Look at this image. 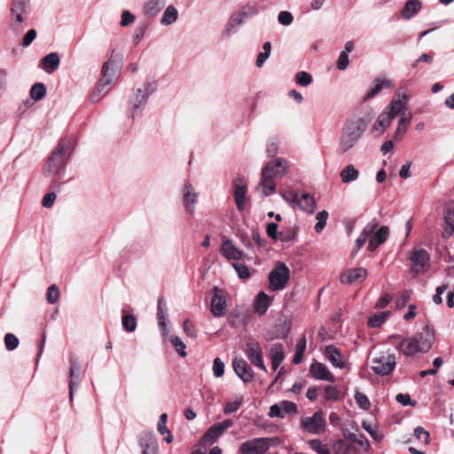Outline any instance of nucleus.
I'll return each mask as SVG.
<instances>
[{
	"instance_id": "1",
	"label": "nucleus",
	"mask_w": 454,
	"mask_h": 454,
	"mask_svg": "<svg viewBox=\"0 0 454 454\" xmlns=\"http://www.w3.org/2000/svg\"><path fill=\"white\" fill-rule=\"evenodd\" d=\"M74 147L75 142L74 137H65L60 139L46 160L43 167L44 176L60 179L65 174L66 165Z\"/></svg>"
},
{
	"instance_id": "2",
	"label": "nucleus",
	"mask_w": 454,
	"mask_h": 454,
	"mask_svg": "<svg viewBox=\"0 0 454 454\" xmlns=\"http://www.w3.org/2000/svg\"><path fill=\"white\" fill-rule=\"evenodd\" d=\"M370 122L369 117H352L343 124L339 137L338 152L347 154L357 144Z\"/></svg>"
},
{
	"instance_id": "3",
	"label": "nucleus",
	"mask_w": 454,
	"mask_h": 454,
	"mask_svg": "<svg viewBox=\"0 0 454 454\" xmlns=\"http://www.w3.org/2000/svg\"><path fill=\"white\" fill-rule=\"evenodd\" d=\"M289 168L288 162L283 158H274L262 169L261 179L256 185L260 196L268 197L275 193V179L284 176Z\"/></svg>"
},
{
	"instance_id": "4",
	"label": "nucleus",
	"mask_w": 454,
	"mask_h": 454,
	"mask_svg": "<svg viewBox=\"0 0 454 454\" xmlns=\"http://www.w3.org/2000/svg\"><path fill=\"white\" fill-rule=\"evenodd\" d=\"M434 340V333L426 326L422 333L413 337L402 339L395 348L405 356H412L417 353H426L431 347Z\"/></svg>"
},
{
	"instance_id": "5",
	"label": "nucleus",
	"mask_w": 454,
	"mask_h": 454,
	"mask_svg": "<svg viewBox=\"0 0 454 454\" xmlns=\"http://www.w3.org/2000/svg\"><path fill=\"white\" fill-rule=\"evenodd\" d=\"M157 89V82L147 81L142 87L134 90L129 99V108L132 118L140 115L145 107L149 98Z\"/></svg>"
},
{
	"instance_id": "6",
	"label": "nucleus",
	"mask_w": 454,
	"mask_h": 454,
	"mask_svg": "<svg viewBox=\"0 0 454 454\" xmlns=\"http://www.w3.org/2000/svg\"><path fill=\"white\" fill-rule=\"evenodd\" d=\"M408 104V95L404 92L397 91L394 94L389 105L378 116L377 123L385 130L388 128L393 119L403 110H406Z\"/></svg>"
},
{
	"instance_id": "7",
	"label": "nucleus",
	"mask_w": 454,
	"mask_h": 454,
	"mask_svg": "<svg viewBox=\"0 0 454 454\" xmlns=\"http://www.w3.org/2000/svg\"><path fill=\"white\" fill-rule=\"evenodd\" d=\"M280 442L278 437H259L243 442L239 445V454H264L271 444Z\"/></svg>"
},
{
	"instance_id": "8",
	"label": "nucleus",
	"mask_w": 454,
	"mask_h": 454,
	"mask_svg": "<svg viewBox=\"0 0 454 454\" xmlns=\"http://www.w3.org/2000/svg\"><path fill=\"white\" fill-rule=\"evenodd\" d=\"M268 279L270 291L283 290L290 279V270L285 262H278L270 272Z\"/></svg>"
},
{
	"instance_id": "9",
	"label": "nucleus",
	"mask_w": 454,
	"mask_h": 454,
	"mask_svg": "<svg viewBox=\"0 0 454 454\" xmlns=\"http://www.w3.org/2000/svg\"><path fill=\"white\" fill-rule=\"evenodd\" d=\"M372 370L380 376L389 375L396 366V357L389 351L381 352L372 359Z\"/></svg>"
},
{
	"instance_id": "10",
	"label": "nucleus",
	"mask_w": 454,
	"mask_h": 454,
	"mask_svg": "<svg viewBox=\"0 0 454 454\" xmlns=\"http://www.w3.org/2000/svg\"><path fill=\"white\" fill-rule=\"evenodd\" d=\"M301 428L310 434L320 435L324 434L326 428V421L323 412L319 411L310 417H302L301 419Z\"/></svg>"
},
{
	"instance_id": "11",
	"label": "nucleus",
	"mask_w": 454,
	"mask_h": 454,
	"mask_svg": "<svg viewBox=\"0 0 454 454\" xmlns=\"http://www.w3.org/2000/svg\"><path fill=\"white\" fill-rule=\"evenodd\" d=\"M28 10V0H12V20L11 22L12 30L19 35L23 31L21 23L23 21L22 14Z\"/></svg>"
},
{
	"instance_id": "12",
	"label": "nucleus",
	"mask_w": 454,
	"mask_h": 454,
	"mask_svg": "<svg viewBox=\"0 0 454 454\" xmlns=\"http://www.w3.org/2000/svg\"><path fill=\"white\" fill-rule=\"evenodd\" d=\"M246 354L250 362L257 368L266 371L262 358V351L260 343L254 339H249L246 344Z\"/></svg>"
},
{
	"instance_id": "13",
	"label": "nucleus",
	"mask_w": 454,
	"mask_h": 454,
	"mask_svg": "<svg viewBox=\"0 0 454 454\" xmlns=\"http://www.w3.org/2000/svg\"><path fill=\"white\" fill-rule=\"evenodd\" d=\"M411 270L416 273H423L427 270L430 255L425 249H416L411 255Z\"/></svg>"
},
{
	"instance_id": "14",
	"label": "nucleus",
	"mask_w": 454,
	"mask_h": 454,
	"mask_svg": "<svg viewBox=\"0 0 454 454\" xmlns=\"http://www.w3.org/2000/svg\"><path fill=\"white\" fill-rule=\"evenodd\" d=\"M138 442L143 454H159L158 442L153 432H142Z\"/></svg>"
},
{
	"instance_id": "15",
	"label": "nucleus",
	"mask_w": 454,
	"mask_h": 454,
	"mask_svg": "<svg viewBox=\"0 0 454 454\" xmlns=\"http://www.w3.org/2000/svg\"><path fill=\"white\" fill-rule=\"evenodd\" d=\"M220 253L229 262H238L245 256L244 252L239 249L228 238L223 239L220 247Z\"/></svg>"
},
{
	"instance_id": "16",
	"label": "nucleus",
	"mask_w": 454,
	"mask_h": 454,
	"mask_svg": "<svg viewBox=\"0 0 454 454\" xmlns=\"http://www.w3.org/2000/svg\"><path fill=\"white\" fill-rule=\"evenodd\" d=\"M232 426V421L230 419L223 420L220 423L211 426L204 434L202 440L207 443H214L219 437H221L224 431Z\"/></svg>"
},
{
	"instance_id": "17",
	"label": "nucleus",
	"mask_w": 454,
	"mask_h": 454,
	"mask_svg": "<svg viewBox=\"0 0 454 454\" xmlns=\"http://www.w3.org/2000/svg\"><path fill=\"white\" fill-rule=\"evenodd\" d=\"M232 366L237 376L244 382L247 383L253 380L254 377V371L246 360L236 358L232 362Z\"/></svg>"
},
{
	"instance_id": "18",
	"label": "nucleus",
	"mask_w": 454,
	"mask_h": 454,
	"mask_svg": "<svg viewBox=\"0 0 454 454\" xmlns=\"http://www.w3.org/2000/svg\"><path fill=\"white\" fill-rule=\"evenodd\" d=\"M211 312L216 317H222L226 313V299L217 287L214 288V295L211 299Z\"/></svg>"
},
{
	"instance_id": "19",
	"label": "nucleus",
	"mask_w": 454,
	"mask_h": 454,
	"mask_svg": "<svg viewBox=\"0 0 454 454\" xmlns=\"http://www.w3.org/2000/svg\"><path fill=\"white\" fill-rule=\"evenodd\" d=\"M367 277V270L364 268H354L344 271L340 277L341 284H353L356 282H363Z\"/></svg>"
},
{
	"instance_id": "20",
	"label": "nucleus",
	"mask_w": 454,
	"mask_h": 454,
	"mask_svg": "<svg viewBox=\"0 0 454 454\" xmlns=\"http://www.w3.org/2000/svg\"><path fill=\"white\" fill-rule=\"evenodd\" d=\"M168 317V313L167 303L165 300L160 297L159 298L157 304V319L163 337H167L168 335V329L167 327Z\"/></svg>"
},
{
	"instance_id": "21",
	"label": "nucleus",
	"mask_w": 454,
	"mask_h": 454,
	"mask_svg": "<svg viewBox=\"0 0 454 454\" xmlns=\"http://www.w3.org/2000/svg\"><path fill=\"white\" fill-rule=\"evenodd\" d=\"M80 370L81 367L75 359L70 360V368H69V399L72 402L74 399L75 387L81 382L80 379Z\"/></svg>"
},
{
	"instance_id": "22",
	"label": "nucleus",
	"mask_w": 454,
	"mask_h": 454,
	"mask_svg": "<svg viewBox=\"0 0 454 454\" xmlns=\"http://www.w3.org/2000/svg\"><path fill=\"white\" fill-rule=\"evenodd\" d=\"M309 372H310L311 375L316 380L331 381V382L334 381L333 375L328 370L326 365H325L322 363L314 362L313 364H311V365L309 367Z\"/></svg>"
},
{
	"instance_id": "23",
	"label": "nucleus",
	"mask_w": 454,
	"mask_h": 454,
	"mask_svg": "<svg viewBox=\"0 0 454 454\" xmlns=\"http://www.w3.org/2000/svg\"><path fill=\"white\" fill-rule=\"evenodd\" d=\"M118 76V69L116 61L114 59H108L103 64L102 67V78L101 81L106 83L111 84Z\"/></svg>"
},
{
	"instance_id": "24",
	"label": "nucleus",
	"mask_w": 454,
	"mask_h": 454,
	"mask_svg": "<svg viewBox=\"0 0 454 454\" xmlns=\"http://www.w3.org/2000/svg\"><path fill=\"white\" fill-rule=\"evenodd\" d=\"M389 234V230L387 226H381L375 233L372 235L368 243L367 249L369 251H374L380 245L384 243L387 239Z\"/></svg>"
},
{
	"instance_id": "25",
	"label": "nucleus",
	"mask_w": 454,
	"mask_h": 454,
	"mask_svg": "<svg viewBox=\"0 0 454 454\" xmlns=\"http://www.w3.org/2000/svg\"><path fill=\"white\" fill-rule=\"evenodd\" d=\"M60 59L56 52H51L44 56L42 60L40 67L47 73L52 74L59 67Z\"/></svg>"
},
{
	"instance_id": "26",
	"label": "nucleus",
	"mask_w": 454,
	"mask_h": 454,
	"mask_svg": "<svg viewBox=\"0 0 454 454\" xmlns=\"http://www.w3.org/2000/svg\"><path fill=\"white\" fill-rule=\"evenodd\" d=\"M325 356L326 359L337 368H343L345 366V363L343 357L340 352V350L333 346L329 345L325 348Z\"/></svg>"
},
{
	"instance_id": "27",
	"label": "nucleus",
	"mask_w": 454,
	"mask_h": 454,
	"mask_svg": "<svg viewBox=\"0 0 454 454\" xmlns=\"http://www.w3.org/2000/svg\"><path fill=\"white\" fill-rule=\"evenodd\" d=\"M271 300L264 292L261 291L256 295L254 301V309L256 314L259 316L264 315L270 305Z\"/></svg>"
},
{
	"instance_id": "28",
	"label": "nucleus",
	"mask_w": 454,
	"mask_h": 454,
	"mask_svg": "<svg viewBox=\"0 0 454 454\" xmlns=\"http://www.w3.org/2000/svg\"><path fill=\"white\" fill-rule=\"evenodd\" d=\"M270 357L271 360L272 369L276 371L285 358L284 348L280 343H275L270 350Z\"/></svg>"
},
{
	"instance_id": "29",
	"label": "nucleus",
	"mask_w": 454,
	"mask_h": 454,
	"mask_svg": "<svg viewBox=\"0 0 454 454\" xmlns=\"http://www.w3.org/2000/svg\"><path fill=\"white\" fill-rule=\"evenodd\" d=\"M234 199H247V181L244 176H237L232 181Z\"/></svg>"
},
{
	"instance_id": "30",
	"label": "nucleus",
	"mask_w": 454,
	"mask_h": 454,
	"mask_svg": "<svg viewBox=\"0 0 454 454\" xmlns=\"http://www.w3.org/2000/svg\"><path fill=\"white\" fill-rule=\"evenodd\" d=\"M406 110H403L401 112V117L398 121V125L395 132V138L399 139L402 137L405 132L407 131V129L411 121L412 115L411 113H406Z\"/></svg>"
},
{
	"instance_id": "31",
	"label": "nucleus",
	"mask_w": 454,
	"mask_h": 454,
	"mask_svg": "<svg viewBox=\"0 0 454 454\" xmlns=\"http://www.w3.org/2000/svg\"><path fill=\"white\" fill-rule=\"evenodd\" d=\"M332 449L334 454H357L358 450L356 446L346 442L344 440L339 439L335 441Z\"/></svg>"
},
{
	"instance_id": "32",
	"label": "nucleus",
	"mask_w": 454,
	"mask_h": 454,
	"mask_svg": "<svg viewBox=\"0 0 454 454\" xmlns=\"http://www.w3.org/2000/svg\"><path fill=\"white\" fill-rule=\"evenodd\" d=\"M165 0H146L144 4V13L147 17L156 16L164 7Z\"/></svg>"
},
{
	"instance_id": "33",
	"label": "nucleus",
	"mask_w": 454,
	"mask_h": 454,
	"mask_svg": "<svg viewBox=\"0 0 454 454\" xmlns=\"http://www.w3.org/2000/svg\"><path fill=\"white\" fill-rule=\"evenodd\" d=\"M421 7L422 4L419 0H408L402 10V16L410 20L420 11Z\"/></svg>"
},
{
	"instance_id": "34",
	"label": "nucleus",
	"mask_w": 454,
	"mask_h": 454,
	"mask_svg": "<svg viewBox=\"0 0 454 454\" xmlns=\"http://www.w3.org/2000/svg\"><path fill=\"white\" fill-rule=\"evenodd\" d=\"M110 85L109 83H106V82L99 81L96 87L94 88L93 91L90 94V101L92 103L98 102L102 98H104L110 90Z\"/></svg>"
},
{
	"instance_id": "35",
	"label": "nucleus",
	"mask_w": 454,
	"mask_h": 454,
	"mask_svg": "<svg viewBox=\"0 0 454 454\" xmlns=\"http://www.w3.org/2000/svg\"><path fill=\"white\" fill-rule=\"evenodd\" d=\"M177 18V9L174 5H168L162 14L160 23L164 26H169L176 22Z\"/></svg>"
},
{
	"instance_id": "36",
	"label": "nucleus",
	"mask_w": 454,
	"mask_h": 454,
	"mask_svg": "<svg viewBox=\"0 0 454 454\" xmlns=\"http://www.w3.org/2000/svg\"><path fill=\"white\" fill-rule=\"evenodd\" d=\"M384 86L387 88L392 87V82L390 80L382 81L380 78L375 79L374 85L368 90L364 97V100H367L377 95L383 89Z\"/></svg>"
},
{
	"instance_id": "37",
	"label": "nucleus",
	"mask_w": 454,
	"mask_h": 454,
	"mask_svg": "<svg viewBox=\"0 0 454 454\" xmlns=\"http://www.w3.org/2000/svg\"><path fill=\"white\" fill-rule=\"evenodd\" d=\"M359 176V171L352 165L346 166L340 174L341 181L345 184L355 181Z\"/></svg>"
},
{
	"instance_id": "38",
	"label": "nucleus",
	"mask_w": 454,
	"mask_h": 454,
	"mask_svg": "<svg viewBox=\"0 0 454 454\" xmlns=\"http://www.w3.org/2000/svg\"><path fill=\"white\" fill-rule=\"evenodd\" d=\"M294 208H300L308 214H313L316 210V200H289Z\"/></svg>"
},
{
	"instance_id": "39",
	"label": "nucleus",
	"mask_w": 454,
	"mask_h": 454,
	"mask_svg": "<svg viewBox=\"0 0 454 454\" xmlns=\"http://www.w3.org/2000/svg\"><path fill=\"white\" fill-rule=\"evenodd\" d=\"M306 346H307L306 338L303 336L302 338H301L298 340V342L296 344L295 353H294V356L293 358V363L294 364H299L301 363L303 355H304V352L306 349Z\"/></svg>"
},
{
	"instance_id": "40",
	"label": "nucleus",
	"mask_w": 454,
	"mask_h": 454,
	"mask_svg": "<svg viewBox=\"0 0 454 454\" xmlns=\"http://www.w3.org/2000/svg\"><path fill=\"white\" fill-rule=\"evenodd\" d=\"M168 340V341L173 345L176 351L178 353V355L182 357H185L187 356V353L185 351L186 345L184 342L178 337V336H167L165 337Z\"/></svg>"
},
{
	"instance_id": "41",
	"label": "nucleus",
	"mask_w": 454,
	"mask_h": 454,
	"mask_svg": "<svg viewBox=\"0 0 454 454\" xmlns=\"http://www.w3.org/2000/svg\"><path fill=\"white\" fill-rule=\"evenodd\" d=\"M29 94L32 99L39 101L45 97L46 87L43 83L37 82L31 87Z\"/></svg>"
},
{
	"instance_id": "42",
	"label": "nucleus",
	"mask_w": 454,
	"mask_h": 454,
	"mask_svg": "<svg viewBox=\"0 0 454 454\" xmlns=\"http://www.w3.org/2000/svg\"><path fill=\"white\" fill-rule=\"evenodd\" d=\"M237 12L241 16V18L246 20L257 15L259 13V9L251 4H247L241 6Z\"/></svg>"
},
{
	"instance_id": "43",
	"label": "nucleus",
	"mask_w": 454,
	"mask_h": 454,
	"mask_svg": "<svg viewBox=\"0 0 454 454\" xmlns=\"http://www.w3.org/2000/svg\"><path fill=\"white\" fill-rule=\"evenodd\" d=\"M388 315V311H383L370 317L368 319V326L372 328L380 326L387 320Z\"/></svg>"
},
{
	"instance_id": "44",
	"label": "nucleus",
	"mask_w": 454,
	"mask_h": 454,
	"mask_svg": "<svg viewBox=\"0 0 454 454\" xmlns=\"http://www.w3.org/2000/svg\"><path fill=\"white\" fill-rule=\"evenodd\" d=\"M294 80L296 84L301 87H307L313 82L312 75L306 71H299L295 74Z\"/></svg>"
},
{
	"instance_id": "45",
	"label": "nucleus",
	"mask_w": 454,
	"mask_h": 454,
	"mask_svg": "<svg viewBox=\"0 0 454 454\" xmlns=\"http://www.w3.org/2000/svg\"><path fill=\"white\" fill-rule=\"evenodd\" d=\"M309 447L317 454H331L326 444H323L319 439H312L308 442Z\"/></svg>"
},
{
	"instance_id": "46",
	"label": "nucleus",
	"mask_w": 454,
	"mask_h": 454,
	"mask_svg": "<svg viewBox=\"0 0 454 454\" xmlns=\"http://www.w3.org/2000/svg\"><path fill=\"white\" fill-rule=\"evenodd\" d=\"M282 199H313L308 192H300L296 190H284L281 192Z\"/></svg>"
},
{
	"instance_id": "47",
	"label": "nucleus",
	"mask_w": 454,
	"mask_h": 454,
	"mask_svg": "<svg viewBox=\"0 0 454 454\" xmlns=\"http://www.w3.org/2000/svg\"><path fill=\"white\" fill-rule=\"evenodd\" d=\"M328 212L326 210H322L317 215V223L315 225V231L317 233H320L325 227L326 221L328 218Z\"/></svg>"
},
{
	"instance_id": "48",
	"label": "nucleus",
	"mask_w": 454,
	"mask_h": 454,
	"mask_svg": "<svg viewBox=\"0 0 454 454\" xmlns=\"http://www.w3.org/2000/svg\"><path fill=\"white\" fill-rule=\"evenodd\" d=\"M121 324L123 328L129 333H132L136 330L137 320L136 317L131 315L123 316L121 319Z\"/></svg>"
},
{
	"instance_id": "49",
	"label": "nucleus",
	"mask_w": 454,
	"mask_h": 454,
	"mask_svg": "<svg viewBox=\"0 0 454 454\" xmlns=\"http://www.w3.org/2000/svg\"><path fill=\"white\" fill-rule=\"evenodd\" d=\"M243 403V397H237L233 402H228L225 403L223 408L224 414H231L238 411Z\"/></svg>"
},
{
	"instance_id": "50",
	"label": "nucleus",
	"mask_w": 454,
	"mask_h": 454,
	"mask_svg": "<svg viewBox=\"0 0 454 454\" xmlns=\"http://www.w3.org/2000/svg\"><path fill=\"white\" fill-rule=\"evenodd\" d=\"M59 298V289L56 285H51L47 290V301L50 304H54Z\"/></svg>"
},
{
	"instance_id": "51",
	"label": "nucleus",
	"mask_w": 454,
	"mask_h": 454,
	"mask_svg": "<svg viewBox=\"0 0 454 454\" xmlns=\"http://www.w3.org/2000/svg\"><path fill=\"white\" fill-rule=\"evenodd\" d=\"M325 399L328 401H337L340 398V392L334 386L325 387Z\"/></svg>"
},
{
	"instance_id": "52",
	"label": "nucleus",
	"mask_w": 454,
	"mask_h": 454,
	"mask_svg": "<svg viewBox=\"0 0 454 454\" xmlns=\"http://www.w3.org/2000/svg\"><path fill=\"white\" fill-rule=\"evenodd\" d=\"M238 31H239V27H236L232 22H231L228 20L225 27H223V29L221 33V36L223 39H227L230 36H231L232 35H235L236 33H238Z\"/></svg>"
},
{
	"instance_id": "53",
	"label": "nucleus",
	"mask_w": 454,
	"mask_h": 454,
	"mask_svg": "<svg viewBox=\"0 0 454 454\" xmlns=\"http://www.w3.org/2000/svg\"><path fill=\"white\" fill-rule=\"evenodd\" d=\"M232 266L235 269L239 278L247 279L250 277V270L246 265L233 262Z\"/></svg>"
},
{
	"instance_id": "54",
	"label": "nucleus",
	"mask_w": 454,
	"mask_h": 454,
	"mask_svg": "<svg viewBox=\"0 0 454 454\" xmlns=\"http://www.w3.org/2000/svg\"><path fill=\"white\" fill-rule=\"evenodd\" d=\"M19 343H20L19 339L14 334H12V333L5 334L4 344L8 350H10V351L14 350L18 347Z\"/></svg>"
},
{
	"instance_id": "55",
	"label": "nucleus",
	"mask_w": 454,
	"mask_h": 454,
	"mask_svg": "<svg viewBox=\"0 0 454 454\" xmlns=\"http://www.w3.org/2000/svg\"><path fill=\"white\" fill-rule=\"evenodd\" d=\"M363 428L370 434V435L375 440V441H380L382 438V435L379 433L376 427L372 426V424L364 421L362 423Z\"/></svg>"
},
{
	"instance_id": "56",
	"label": "nucleus",
	"mask_w": 454,
	"mask_h": 454,
	"mask_svg": "<svg viewBox=\"0 0 454 454\" xmlns=\"http://www.w3.org/2000/svg\"><path fill=\"white\" fill-rule=\"evenodd\" d=\"M414 435L419 441H422L425 444L429 443V440H430L429 433L422 427H417L414 429Z\"/></svg>"
},
{
	"instance_id": "57",
	"label": "nucleus",
	"mask_w": 454,
	"mask_h": 454,
	"mask_svg": "<svg viewBox=\"0 0 454 454\" xmlns=\"http://www.w3.org/2000/svg\"><path fill=\"white\" fill-rule=\"evenodd\" d=\"M224 368V363L219 357L214 359L213 373L215 378H220L223 375Z\"/></svg>"
},
{
	"instance_id": "58",
	"label": "nucleus",
	"mask_w": 454,
	"mask_h": 454,
	"mask_svg": "<svg viewBox=\"0 0 454 454\" xmlns=\"http://www.w3.org/2000/svg\"><path fill=\"white\" fill-rule=\"evenodd\" d=\"M60 192V184L56 180L50 186L49 191L43 195L42 199H57Z\"/></svg>"
},
{
	"instance_id": "59",
	"label": "nucleus",
	"mask_w": 454,
	"mask_h": 454,
	"mask_svg": "<svg viewBox=\"0 0 454 454\" xmlns=\"http://www.w3.org/2000/svg\"><path fill=\"white\" fill-rule=\"evenodd\" d=\"M183 330L185 333V334L191 339H195L197 337L196 328L192 322H191L189 319H185L184 321Z\"/></svg>"
},
{
	"instance_id": "60",
	"label": "nucleus",
	"mask_w": 454,
	"mask_h": 454,
	"mask_svg": "<svg viewBox=\"0 0 454 454\" xmlns=\"http://www.w3.org/2000/svg\"><path fill=\"white\" fill-rule=\"evenodd\" d=\"M280 408L284 412V416L286 414H294L297 412V405L290 401H282L279 403Z\"/></svg>"
},
{
	"instance_id": "61",
	"label": "nucleus",
	"mask_w": 454,
	"mask_h": 454,
	"mask_svg": "<svg viewBox=\"0 0 454 454\" xmlns=\"http://www.w3.org/2000/svg\"><path fill=\"white\" fill-rule=\"evenodd\" d=\"M278 152V142L275 138L268 141L266 145V153L269 157H275Z\"/></svg>"
},
{
	"instance_id": "62",
	"label": "nucleus",
	"mask_w": 454,
	"mask_h": 454,
	"mask_svg": "<svg viewBox=\"0 0 454 454\" xmlns=\"http://www.w3.org/2000/svg\"><path fill=\"white\" fill-rule=\"evenodd\" d=\"M294 17L290 12L282 11L278 13V21L283 26H289L292 24Z\"/></svg>"
},
{
	"instance_id": "63",
	"label": "nucleus",
	"mask_w": 454,
	"mask_h": 454,
	"mask_svg": "<svg viewBox=\"0 0 454 454\" xmlns=\"http://www.w3.org/2000/svg\"><path fill=\"white\" fill-rule=\"evenodd\" d=\"M355 399L357 403V404L364 410H368L370 408V401L368 399V397L366 396V395L363 394V393H360V392H356V395H355Z\"/></svg>"
},
{
	"instance_id": "64",
	"label": "nucleus",
	"mask_w": 454,
	"mask_h": 454,
	"mask_svg": "<svg viewBox=\"0 0 454 454\" xmlns=\"http://www.w3.org/2000/svg\"><path fill=\"white\" fill-rule=\"evenodd\" d=\"M135 20V15H133L129 11L124 10L121 12L120 25L121 27H127Z\"/></svg>"
}]
</instances>
